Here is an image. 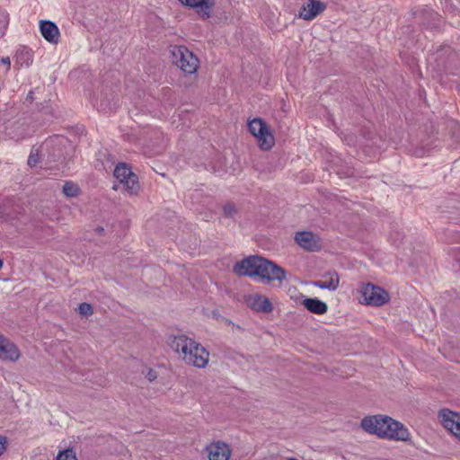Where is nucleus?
Segmentation results:
<instances>
[{"label": "nucleus", "mask_w": 460, "mask_h": 460, "mask_svg": "<svg viewBox=\"0 0 460 460\" xmlns=\"http://www.w3.org/2000/svg\"><path fill=\"white\" fill-rule=\"evenodd\" d=\"M360 428L367 434L390 441L411 442V434L402 422L385 414L368 415L360 421Z\"/></svg>", "instance_id": "1"}, {"label": "nucleus", "mask_w": 460, "mask_h": 460, "mask_svg": "<svg viewBox=\"0 0 460 460\" xmlns=\"http://www.w3.org/2000/svg\"><path fill=\"white\" fill-rule=\"evenodd\" d=\"M233 272L237 276L259 277L267 283L282 282L287 277V272L283 268L271 261L256 255L237 261L233 267Z\"/></svg>", "instance_id": "2"}, {"label": "nucleus", "mask_w": 460, "mask_h": 460, "mask_svg": "<svg viewBox=\"0 0 460 460\" xmlns=\"http://www.w3.org/2000/svg\"><path fill=\"white\" fill-rule=\"evenodd\" d=\"M113 174L118 181L113 186L114 190L125 191L129 195L138 192L140 189L138 178L126 164H118Z\"/></svg>", "instance_id": "3"}, {"label": "nucleus", "mask_w": 460, "mask_h": 460, "mask_svg": "<svg viewBox=\"0 0 460 460\" xmlns=\"http://www.w3.org/2000/svg\"><path fill=\"white\" fill-rule=\"evenodd\" d=\"M249 132L255 137L261 150H270L275 145V138L266 122L255 118L248 122Z\"/></svg>", "instance_id": "4"}, {"label": "nucleus", "mask_w": 460, "mask_h": 460, "mask_svg": "<svg viewBox=\"0 0 460 460\" xmlns=\"http://www.w3.org/2000/svg\"><path fill=\"white\" fill-rule=\"evenodd\" d=\"M172 63L186 74H194L199 66L198 58L184 46H174L171 49Z\"/></svg>", "instance_id": "5"}, {"label": "nucleus", "mask_w": 460, "mask_h": 460, "mask_svg": "<svg viewBox=\"0 0 460 460\" xmlns=\"http://www.w3.org/2000/svg\"><path fill=\"white\" fill-rule=\"evenodd\" d=\"M363 302L369 305L381 306L389 301V294L384 288L371 283L363 284L359 288Z\"/></svg>", "instance_id": "6"}, {"label": "nucleus", "mask_w": 460, "mask_h": 460, "mask_svg": "<svg viewBox=\"0 0 460 460\" xmlns=\"http://www.w3.org/2000/svg\"><path fill=\"white\" fill-rule=\"evenodd\" d=\"M204 452L208 460H229L232 454L230 446L221 440H213L207 444Z\"/></svg>", "instance_id": "7"}, {"label": "nucleus", "mask_w": 460, "mask_h": 460, "mask_svg": "<svg viewBox=\"0 0 460 460\" xmlns=\"http://www.w3.org/2000/svg\"><path fill=\"white\" fill-rule=\"evenodd\" d=\"M198 343L199 342L192 338L181 334L173 336L169 344L172 349L177 353L178 357L185 362V359L188 358V353H190V350Z\"/></svg>", "instance_id": "8"}, {"label": "nucleus", "mask_w": 460, "mask_h": 460, "mask_svg": "<svg viewBox=\"0 0 460 460\" xmlns=\"http://www.w3.org/2000/svg\"><path fill=\"white\" fill-rule=\"evenodd\" d=\"M438 419L443 427L460 440V413L444 409L439 411Z\"/></svg>", "instance_id": "9"}, {"label": "nucleus", "mask_w": 460, "mask_h": 460, "mask_svg": "<svg viewBox=\"0 0 460 460\" xmlns=\"http://www.w3.org/2000/svg\"><path fill=\"white\" fill-rule=\"evenodd\" d=\"M438 419L443 427L460 440V413L444 409L439 411Z\"/></svg>", "instance_id": "10"}, {"label": "nucleus", "mask_w": 460, "mask_h": 460, "mask_svg": "<svg viewBox=\"0 0 460 460\" xmlns=\"http://www.w3.org/2000/svg\"><path fill=\"white\" fill-rule=\"evenodd\" d=\"M185 364L198 368H205L209 362V352L200 343H198L188 353Z\"/></svg>", "instance_id": "11"}, {"label": "nucleus", "mask_w": 460, "mask_h": 460, "mask_svg": "<svg viewBox=\"0 0 460 460\" xmlns=\"http://www.w3.org/2000/svg\"><path fill=\"white\" fill-rule=\"evenodd\" d=\"M21 353L17 346L10 340L0 334V359L15 362L20 358Z\"/></svg>", "instance_id": "12"}, {"label": "nucleus", "mask_w": 460, "mask_h": 460, "mask_svg": "<svg viewBox=\"0 0 460 460\" xmlns=\"http://www.w3.org/2000/svg\"><path fill=\"white\" fill-rule=\"evenodd\" d=\"M295 241L301 248L307 251L313 252L320 248L319 236L309 231L297 232L295 235Z\"/></svg>", "instance_id": "13"}, {"label": "nucleus", "mask_w": 460, "mask_h": 460, "mask_svg": "<svg viewBox=\"0 0 460 460\" xmlns=\"http://www.w3.org/2000/svg\"><path fill=\"white\" fill-rule=\"evenodd\" d=\"M325 8L326 5L318 0H308L301 7L299 17L305 21H311L323 13Z\"/></svg>", "instance_id": "14"}, {"label": "nucleus", "mask_w": 460, "mask_h": 460, "mask_svg": "<svg viewBox=\"0 0 460 460\" xmlns=\"http://www.w3.org/2000/svg\"><path fill=\"white\" fill-rule=\"evenodd\" d=\"M313 284L321 289L335 291L340 285V276L336 271H330L325 273L320 280L314 281Z\"/></svg>", "instance_id": "15"}, {"label": "nucleus", "mask_w": 460, "mask_h": 460, "mask_svg": "<svg viewBox=\"0 0 460 460\" xmlns=\"http://www.w3.org/2000/svg\"><path fill=\"white\" fill-rule=\"evenodd\" d=\"M40 30L42 37L49 42L57 44L59 40V30L58 26L50 21H41Z\"/></svg>", "instance_id": "16"}, {"label": "nucleus", "mask_w": 460, "mask_h": 460, "mask_svg": "<svg viewBox=\"0 0 460 460\" xmlns=\"http://www.w3.org/2000/svg\"><path fill=\"white\" fill-rule=\"evenodd\" d=\"M186 6L195 8L204 18L210 16L211 8L214 5V0H180Z\"/></svg>", "instance_id": "17"}, {"label": "nucleus", "mask_w": 460, "mask_h": 460, "mask_svg": "<svg viewBox=\"0 0 460 460\" xmlns=\"http://www.w3.org/2000/svg\"><path fill=\"white\" fill-rule=\"evenodd\" d=\"M300 298L301 304L310 313L322 315L324 314L328 310L327 304L318 298H309L305 296L304 295H301Z\"/></svg>", "instance_id": "18"}, {"label": "nucleus", "mask_w": 460, "mask_h": 460, "mask_svg": "<svg viewBox=\"0 0 460 460\" xmlns=\"http://www.w3.org/2000/svg\"><path fill=\"white\" fill-rule=\"evenodd\" d=\"M250 306L252 309L261 313H270L273 309L269 298L259 294H255L251 297Z\"/></svg>", "instance_id": "19"}, {"label": "nucleus", "mask_w": 460, "mask_h": 460, "mask_svg": "<svg viewBox=\"0 0 460 460\" xmlns=\"http://www.w3.org/2000/svg\"><path fill=\"white\" fill-rule=\"evenodd\" d=\"M80 189L77 184L72 181H66L63 186V193L66 197H76L79 195Z\"/></svg>", "instance_id": "20"}, {"label": "nucleus", "mask_w": 460, "mask_h": 460, "mask_svg": "<svg viewBox=\"0 0 460 460\" xmlns=\"http://www.w3.org/2000/svg\"><path fill=\"white\" fill-rule=\"evenodd\" d=\"M56 460H77L76 453L73 448H66L59 451Z\"/></svg>", "instance_id": "21"}, {"label": "nucleus", "mask_w": 460, "mask_h": 460, "mask_svg": "<svg viewBox=\"0 0 460 460\" xmlns=\"http://www.w3.org/2000/svg\"><path fill=\"white\" fill-rule=\"evenodd\" d=\"M78 313L83 316L88 317L93 314V310L90 304L81 303L78 305Z\"/></svg>", "instance_id": "22"}, {"label": "nucleus", "mask_w": 460, "mask_h": 460, "mask_svg": "<svg viewBox=\"0 0 460 460\" xmlns=\"http://www.w3.org/2000/svg\"><path fill=\"white\" fill-rule=\"evenodd\" d=\"M142 373L145 376V377L150 382H152L157 378L156 372L152 368H146V369L143 370Z\"/></svg>", "instance_id": "23"}, {"label": "nucleus", "mask_w": 460, "mask_h": 460, "mask_svg": "<svg viewBox=\"0 0 460 460\" xmlns=\"http://www.w3.org/2000/svg\"><path fill=\"white\" fill-rule=\"evenodd\" d=\"M234 211V207L231 204H227L224 207V213L227 217H232Z\"/></svg>", "instance_id": "24"}, {"label": "nucleus", "mask_w": 460, "mask_h": 460, "mask_svg": "<svg viewBox=\"0 0 460 460\" xmlns=\"http://www.w3.org/2000/svg\"><path fill=\"white\" fill-rule=\"evenodd\" d=\"M11 66V61L8 57L3 58L0 62V66H4L5 71H8Z\"/></svg>", "instance_id": "25"}, {"label": "nucleus", "mask_w": 460, "mask_h": 460, "mask_svg": "<svg viewBox=\"0 0 460 460\" xmlns=\"http://www.w3.org/2000/svg\"><path fill=\"white\" fill-rule=\"evenodd\" d=\"M5 444H6V439L4 437H2L0 436V456H2V454L4 452L5 450Z\"/></svg>", "instance_id": "26"}, {"label": "nucleus", "mask_w": 460, "mask_h": 460, "mask_svg": "<svg viewBox=\"0 0 460 460\" xmlns=\"http://www.w3.org/2000/svg\"><path fill=\"white\" fill-rule=\"evenodd\" d=\"M23 54L27 56L26 66H29L32 62L31 56L28 50L21 52V55H23Z\"/></svg>", "instance_id": "27"}, {"label": "nucleus", "mask_w": 460, "mask_h": 460, "mask_svg": "<svg viewBox=\"0 0 460 460\" xmlns=\"http://www.w3.org/2000/svg\"><path fill=\"white\" fill-rule=\"evenodd\" d=\"M9 135H10V137H11L12 138H14V139H17V140H18V139H20V138L24 137L26 134H24V133H22H22H19V134H14V133L10 132V133H9Z\"/></svg>", "instance_id": "28"}, {"label": "nucleus", "mask_w": 460, "mask_h": 460, "mask_svg": "<svg viewBox=\"0 0 460 460\" xmlns=\"http://www.w3.org/2000/svg\"><path fill=\"white\" fill-rule=\"evenodd\" d=\"M37 163V159L33 155H30L28 159V164L30 165H34Z\"/></svg>", "instance_id": "29"}, {"label": "nucleus", "mask_w": 460, "mask_h": 460, "mask_svg": "<svg viewBox=\"0 0 460 460\" xmlns=\"http://www.w3.org/2000/svg\"><path fill=\"white\" fill-rule=\"evenodd\" d=\"M94 231H95L96 234H102L103 233L104 229L102 227H101V226H98V227L95 228Z\"/></svg>", "instance_id": "30"}, {"label": "nucleus", "mask_w": 460, "mask_h": 460, "mask_svg": "<svg viewBox=\"0 0 460 460\" xmlns=\"http://www.w3.org/2000/svg\"><path fill=\"white\" fill-rule=\"evenodd\" d=\"M3 265H4V261L2 259H0V269H2Z\"/></svg>", "instance_id": "31"}, {"label": "nucleus", "mask_w": 460, "mask_h": 460, "mask_svg": "<svg viewBox=\"0 0 460 460\" xmlns=\"http://www.w3.org/2000/svg\"><path fill=\"white\" fill-rule=\"evenodd\" d=\"M22 125V124H17L16 127L17 128H21Z\"/></svg>", "instance_id": "32"}]
</instances>
